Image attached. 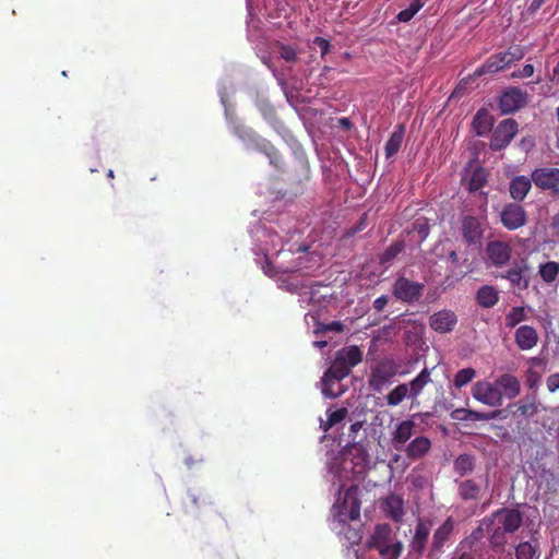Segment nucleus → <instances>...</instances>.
Listing matches in <instances>:
<instances>
[{
	"mask_svg": "<svg viewBox=\"0 0 559 559\" xmlns=\"http://www.w3.org/2000/svg\"><path fill=\"white\" fill-rule=\"evenodd\" d=\"M350 370L352 369L336 356L330 368L325 371L324 377L340 382L350 373Z\"/></svg>",
	"mask_w": 559,
	"mask_h": 559,
	"instance_id": "nucleus-30",
	"label": "nucleus"
},
{
	"mask_svg": "<svg viewBox=\"0 0 559 559\" xmlns=\"http://www.w3.org/2000/svg\"><path fill=\"white\" fill-rule=\"evenodd\" d=\"M457 323V316L454 311L443 309L435 312L429 318L430 328L438 333L451 332Z\"/></svg>",
	"mask_w": 559,
	"mask_h": 559,
	"instance_id": "nucleus-13",
	"label": "nucleus"
},
{
	"mask_svg": "<svg viewBox=\"0 0 559 559\" xmlns=\"http://www.w3.org/2000/svg\"><path fill=\"white\" fill-rule=\"evenodd\" d=\"M326 342H320V346H325Z\"/></svg>",
	"mask_w": 559,
	"mask_h": 559,
	"instance_id": "nucleus-64",
	"label": "nucleus"
},
{
	"mask_svg": "<svg viewBox=\"0 0 559 559\" xmlns=\"http://www.w3.org/2000/svg\"><path fill=\"white\" fill-rule=\"evenodd\" d=\"M476 301L483 308H492L499 301V292L491 285H484L476 293Z\"/></svg>",
	"mask_w": 559,
	"mask_h": 559,
	"instance_id": "nucleus-26",
	"label": "nucleus"
},
{
	"mask_svg": "<svg viewBox=\"0 0 559 559\" xmlns=\"http://www.w3.org/2000/svg\"><path fill=\"white\" fill-rule=\"evenodd\" d=\"M343 508L347 511V518L356 521L360 516V501L357 498V487L352 486L345 492Z\"/></svg>",
	"mask_w": 559,
	"mask_h": 559,
	"instance_id": "nucleus-24",
	"label": "nucleus"
},
{
	"mask_svg": "<svg viewBox=\"0 0 559 559\" xmlns=\"http://www.w3.org/2000/svg\"><path fill=\"white\" fill-rule=\"evenodd\" d=\"M275 48L280 57L286 62L295 63L297 61V50L293 46L277 41Z\"/></svg>",
	"mask_w": 559,
	"mask_h": 559,
	"instance_id": "nucleus-43",
	"label": "nucleus"
},
{
	"mask_svg": "<svg viewBox=\"0 0 559 559\" xmlns=\"http://www.w3.org/2000/svg\"><path fill=\"white\" fill-rule=\"evenodd\" d=\"M336 356L340 357L350 369L359 365L362 360V353L359 347L355 345L338 350Z\"/></svg>",
	"mask_w": 559,
	"mask_h": 559,
	"instance_id": "nucleus-32",
	"label": "nucleus"
},
{
	"mask_svg": "<svg viewBox=\"0 0 559 559\" xmlns=\"http://www.w3.org/2000/svg\"><path fill=\"white\" fill-rule=\"evenodd\" d=\"M518 412L523 416H533L537 413V407L535 403H519L518 405Z\"/></svg>",
	"mask_w": 559,
	"mask_h": 559,
	"instance_id": "nucleus-48",
	"label": "nucleus"
},
{
	"mask_svg": "<svg viewBox=\"0 0 559 559\" xmlns=\"http://www.w3.org/2000/svg\"><path fill=\"white\" fill-rule=\"evenodd\" d=\"M540 379V376L538 374V372L534 371V370H528L527 372V385L530 389H534L538 381Z\"/></svg>",
	"mask_w": 559,
	"mask_h": 559,
	"instance_id": "nucleus-53",
	"label": "nucleus"
},
{
	"mask_svg": "<svg viewBox=\"0 0 559 559\" xmlns=\"http://www.w3.org/2000/svg\"><path fill=\"white\" fill-rule=\"evenodd\" d=\"M405 249L404 240H396L391 243L380 255V263L388 264L392 262Z\"/></svg>",
	"mask_w": 559,
	"mask_h": 559,
	"instance_id": "nucleus-38",
	"label": "nucleus"
},
{
	"mask_svg": "<svg viewBox=\"0 0 559 559\" xmlns=\"http://www.w3.org/2000/svg\"><path fill=\"white\" fill-rule=\"evenodd\" d=\"M518 131L519 124L514 119L508 118L500 121L492 132L490 148L492 151H501L506 148L514 139Z\"/></svg>",
	"mask_w": 559,
	"mask_h": 559,
	"instance_id": "nucleus-5",
	"label": "nucleus"
},
{
	"mask_svg": "<svg viewBox=\"0 0 559 559\" xmlns=\"http://www.w3.org/2000/svg\"><path fill=\"white\" fill-rule=\"evenodd\" d=\"M540 552L538 544H531L530 542L520 543L515 548L516 559H539Z\"/></svg>",
	"mask_w": 559,
	"mask_h": 559,
	"instance_id": "nucleus-34",
	"label": "nucleus"
},
{
	"mask_svg": "<svg viewBox=\"0 0 559 559\" xmlns=\"http://www.w3.org/2000/svg\"><path fill=\"white\" fill-rule=\"evenodd\" d=\"M501 414V411H493L489 413H480L473 409L457 408L451 413L452 419L455 420H490L497 418Z\"/></svg>",
	"mask_w": 559,
	"mask_h": 559,
	"instance_id": "nucleus-21",
	"label": "nucleus"
},
{
	"mask_svg": "<svg viewBox=\"0 0 559 559\" xmlns=\"http://www.w3.org/2000/svg\"><path fill=\"white\" fill-rule=\"evenodd\" d=\"M534 73V66L531 63L525 64L521 70L513 72L512 78H530Z\"/></svg>",
	"mask_w": 559,
	"mask_h": 559,
	"instance_id": "nucleus-50",
	"label": "nucleus"
},
{
	"mask_svg": "<svg viewBox=\"0 0 559 559\" xmlns=\"http://www.w3.org/2000/svg\"><path fill=\"white\" fill-rule=\"evenodd\" d=\"M449 559H476L472 551L456 550Z\"/></svg>",
	"mask_w": 559,
	"mask_h": 559,
	"instance_id": "nucleus-55",
	"label": "nucleus"
},
{
	"mask_svg": "<svg viewBox=\"0 0 559 559\" xmlns=\"http://www.w3.org/2000/svg\"><path fill=\"white\" fill-rule=\"evenodd\" d=\"M413 231L417 233L420 241H424L430 233V225L428 219L425 217H419L413 223Z\"/></svg>",
	"mask_w": 559,
	"mask_h": 559,
	"instance_id": "nucleus-45",
	"label": "nucleus"
},
{
	"mask_svg": "<svg viewBox=\"0 0 559 559\" xmlns=\"http://www.w3.org/2000/svg\"><path fill=\"white\" fill-rule=\"evenodd\" d=\"M527 270L528 267L525 263H515L513 267L502 275V278L508 280L513 287L525 290L530 285V278L525 275Z\"/></svg>",
	"mask_w": 559,
	"mask_h": 559,
	"instance_id": "nucleus-17",
	"label": "nucleus"
},
{
	"mask_svg": "<svg viewBox=\"0 0 559 559\" xmlns=\"http://www.w3.org/2000/svg\"><path fill=\"white\" fill-rule=\"evenodd\" d=\"M476 377V371L473 368H464L456 372L453 379V385L461 389L473 381Z\"/></svg>",
	"mask_w": 559,
	"mask_h": 559,
	"instance_id": "nucleus-41",
	"label": "nucleus"
},
{
	"mask_svg": "<svg viewBox=\"0 0 559 559\" xmlns=\"http://www.w3.org/2000/svg\"><path fill=\"white\" fill-rule=\"evenodd\" d=\"M527 92L520 87H508L499 98V108L502 114H512L527 104Z\"/></svg>",
	"mask_w": 559,
	"mask_h": 559,
	"instance_id": "nucleus-9",
	"label": "nucleus"
},
{
	"mask_svg": "<svg viewBox=\"0 0 559 559\" xmlns=\"http://www.w3.org/2000/svg\"><path fill=\"white\" fill-rule=\"evenodd\" d=\"M367 225H368V214L362 213L355 225L345 229V231L343 234L344 238H350V237L355 236L356 234L362 231L367 227Z\"/></svg>",
	"mask_w": 559,
	"mask_h": 559,
	"instance_id": "nucleus-44",
	"label": "nucleus"
},
{
	"mask_svg": "<svg viewBox=\"0 0 559 559\" xmlns=\"http://www.w3.org/2000/svg\"><path fill=\"white\" fill-rule=\"evenodd\" d=\"M546 384H547L548 391L551 393L559 390V372L550 374L547 378Z\"/></svg>",
	"mask_w": 559,
	"mask_h": 559,
	"instance_id": "nucleus-49",
	"label": "nucleus"
},
{
	"mask_svg": "<svg viewBox=\"0 0 559 559\" xmlns=\"http://www.w3.org/2000/svg\"><path fill=\"white\" fill-rule=\"evenodd\" d=\"M383 508L386 515L395 522L404 516V500L399 495H389L383 501Z\"/></svg>",
	"mask_w": 559,
	"mask_h": 559,
	"instance_id": "nucleus-23",
	"label": "nucleus"
},
{
	"mask_svg": "<svg viewBox=\"0 0 559 559\" xmlns=\"http://www.w3.org/2000/svg\"><path fill=\"white\" fill-rule=\"evenodd\" d=\"M448 259H449V261H451L452 263H457V261H459V255H457L456 251H455V250H451V251L449 252V254H448Z\"/></svg>",
	"mask_w": 559,
	"mask_h": 559,
	"instance_id": "nucleus-58",
	"label": "nucleus"
},
{
	"mask_svg": "<svg viewBox=\"0 0 559 559\" xmlns=\"http://www.w3.org/2000/svg\"><path fill=\"white\" fill-rule=\"evenodd\" d=\"M429 382H431L430 371L428 368H424L417 377L409 382V397L416 399Z\"/></svg>",
	"mask_w": 559,
	"mask_h": 559,
	"instance_id": "nucleus-28",
	"label": "nucleus"
},
{
	"mask_svg": "<svg viewBox=\"0 0 559 559\" xmlns=\"http://www.w3.org/2000/svg\"><path fill=\"white\" fill-rule=\"evenodd\" d=\"M500 221L508 230H516L527 222V215L519 203H508L500 213Z\"/></svg>",
	"mask_w": 559,
	"mask_h": 559,
	"instance_id": "nucleus-11",
	"label": "nucleus"
},
{
	"mask_svg": "<svg viewBox=\"0 0 559 559\" xmlns=\"http://www.w3.org/2000/svg\"><path fill=\"white\" fill-rule=\"evenodd\" d=\"M538 333L531 325H521L514 332V341L521 350H530L538 343Z\"/></svg>",
	"mask_w": 559,
	"mask_h": 559,
	"instance_id": "nucleus-16",
	"label": "nucleus"
},
{
	"mask_svg": "<svg viewBox=\"0 0 559 559\" xmlns=\"http://www.w3.org/2000/svg\"><path fill=\"white\" fill-rule=\"evenodd\" d=\"M454 472L461 477L472 473L475 468V460L471 454H460L453 464Z\"/></svg>",
	"mask_w": 559,
	"mask_h": 559,
	"instance_id": "nucleus-33",
	"label": "nucleus"
},
{
	"mask_svg": "<svg viewBox=\"0 0 559 559\" xmlns=\"http://www.w3.org/2000/svg\"><path fill=\"white\" fill-rule=\"evenodd\" d=\"M492 525H493V527L489 534V544L492 549L500 550L507 544V542H508L507 535L509 533L501 530L500 525H498V524H492Z\"/></svg>",
	"mask_w": 559,
	"mask_h": 559,
	"instance_id": "nucleus-36",
	"label": "nucleus"
},
{
	"mask_svg": "<svg viewBox=\"0 0 559 559\" xmlns=\"http://www.w3.org/2000/svg\"><path fill=\"white\" fill-rule=\"evenodd\" d=\"M554 73L555 75L559 73V63L556 66V68L554 69Z\"/></svg>",
	"mask_w": 559,
	"mask_h": 559,
	"instance_id": "nucleus-61",
	"label": "nucleus"
},
{
	"mask_svg": "<svg viewBox=\"0 0 559 559\" xmlns=\"http://www.w3.org/2000/svg\"><path fill=\"white\" fill-rule=\"evenodd\" d=\"M523 523V514L516 508H501L491 514V524L500 525V528L509 534L516 532Z\"/></svg>",
	"mask_w": 559,
	"mask_h": 559,
	"instance_id": "nucleus-8",
	"label": "nucleus"
},
{
	"mask_svg": "<svg viewBox=\"0 0 559 559\" xmlns=\"http://www.w3.org/2000/svg\"><path fill=\"white\" fill-rule=\"evenodd\" d=\"M457 486V497L467 502L474 501L477 502L483 493L481 483L477 481L474 478H467L460 481H456Z\"/></svg>",
	"mask_w": 559,
	"mask_h": 559,
	"instance_id": "nucleus-15",
	"label": "nucleus"
},
{
	"mask_svg": "<svg viewBox=\"0 0 559 559\" xmlns=\"http://www.w3.org/2000/svg\"><path fill=\"white\" fill-rule=\"evenodd\" d=\"M559 274V263L555 261H549L539 266V275L546 283H552L556 281Z\"/></svg>",
	"mask_w": 559,
	"mask_h": 559,
	"instance_id": "nucleus-40",
	"label": "nucleus"
},
{
	"mask_svg": "<svg viewBox=\"0 0 559 559\" xmlns=\"http://www.w3.org/2000/svg\"><path fill=\"white\" fill-rule=\"evenodd\" d=\"M329 71H331V68H330V67H328V66L323 67V69H322V75H323V74H326Z\"/></svg>",
	"mask_w": 559,
	"mask_h": 559,
	"instance_id": "nucleus-60",
	"label": "nucleus"
},
{
	"mask_svg": "<svg viewBox=\"0 0 559 559\" xmlns=\"http://www.w3.org/2000/svg\"><path fill=\"white\" fill-rule=\"evenodd\" d=\"M338 384V381H335L333 379H326V377L323 376L322 378V393L326 397H337L342 392L335 391L334 385Z\"/></svg>",
	"mask_w": 559,
	"mask_h": 559,
	"instance_id": "nucleus-46",
	"label": "nucleus"
},
{
	"mask_svg": "<svg viewBox=\"0 0 559 559\" xmlns=\"http://www.w3.org/2000/svg\"><path fill=\"white\" fill-rule=\"evenodd\" d=\"M487 171L483 167H475L472 170V174L468 178H464L463 180H467V189L469 192H476L480 190L487 183Z\"/></svg>",
	"mask_w": 559,
	"mask_h": 559,
	"instance_id": "nucleus-29",
	"label": "nucleus"
},
{
	"mask_svg": "<svg viewBox=\"0 0 559 559\" xmlns=\"http://www.w3.org/2000/svg\"><path fill=\"white\" fill-rule=\"evenodd\" d=\"M415 423L409 419L403 420L397 425L392 438V442L396 450H401V445H404L411 439Z\"/></svg>",
	"mask_w": 559,
	"mask_h": 559,
	"instance_id": "nucleus-25",
	"label": "nucleus"
},
{
	"mask_svg": "<svg viewBox=\"0 0 559 559\" xmlns=\"http://www.w3.org/2000/svg\"><path fill=\"white\" fill-rule=\"evenodd\" d=\"M506 326L509 329L515 328L521 322L527 320V312L525 307L516 306L511 308V310L506 316Z\"/></svg>",
	"mask_w": 559,
	"mask_h": 559,
	"instance_id": "nucleus-35",
	"label": "nucleus"
},
{
	"mask_svg": "<svg viewBox=\"0 0 559 559\" xmlns=\"http://www.w3.org/2000/svg\"><path fill=\"white\" fill-rule=\"evenodd\" d=\"M524 55V49L520 46H513L506 51L493 53L488 57L481 66L476 68L473 74H471L469 79H476L485 74H495L503 71L515 61L523 59Z\"/></svg>",
	"mask_w": 559,
	"mask_h": 559,
	"instance_id": "nucleus-2",
	"label": "nucleus"
},
{
	"mask_svg": "<svg viewBox=\"0 0 559 559\" xmlns=\"http://www.w3.org/2000/svg\"><path fill=\"white\" fill-rule=\"evenodd\" d=\"M401 366L392 358H383L371 369L369 385L380 392L384 385L392 382L397 374H405L400 370Z\"/></svg>",
	"mask_w": 559,
	"mask_h": 559,
	"instance_id": "nucleus-3",
	"label": "nucleus"
},
{
	"mask_svg": "<svg viewBox=\"0 0 559 559\" xmlns=\"http://www.w3.org/2000/svg\"><path fill=\"white\" fill-rule=\"evenodd\" d=\"M532 177L515 176L509 183V192L513 200L523 201L532 188Z\"/></svg>",
	"mask_w": 559,
	"mask_h": 559,
	"instance_id": "nucleus-20",
	"label": "nucleus"
},
{
	"mask_svg": "<svg viewBox=\"0 0 559 559\" xmlns=\"http://www.w3.org/2000/svg\"><path fill=\"white\" fill-rule=\"evenodd\" d=\"M556 117H557V120H558V122H559V106H558V107H557V109H556Z\"/></svg>",
	"mask_w": 559,
	"mask_h": 559,
	"instance_id": "nucleus-62",
	"label": "nucleus"
},
{
	"mask_svg": "<svg viewBox=\"0 0 559 559\" xmlns=\"http://www.w3.org/2000/svg\"><path fill=\"white\" fill-rule=\"evenodd\" d=\"M485 253L487 266L501 269L511 260L512 248L506 241L492 240L487 243Z\"/></svg>",
	"mask_w": 559,
	"mask_h": 559,
	"instance_id": "nucleus-6",
	"label": "nucleus"
},
{
	"mask_svg": "<svg viewBox=\"0 0 559 559\" xmlns=\"http://www.w3.org/2000/svg\"><path fill=\"white\" fill-rule=\"evenodd\" d=\"M461 235L464 241L472 246L480 243L484 237V228L478 217L465 215L461 218Z\"/></svg>",
	"mask_w": 559,
	"mask_h": 559,
	"instance_id": "nucleus-12",
	"label": "nucleus"
},
{
	"mask_svg": "<svg viewBox=\"0 0 559 559\" xmlns=\"http://www.w3.org/2000/svg\"><path fill=\"white\" fill-rule=\"evenodd\" d=\"M107 176H108L109 178H114V171H112V170H109V171H108V174H107Z\"/></svg>",
	"mask_w": 559,
	"mask_h": 559,
	"instance_id": "nucleus-63",
	"label": "nucleus"
},
{
	"mask_svg": "<svg viewBox=\"0 0 559 559\" xmlns=\"http://www.w3.org/2000/svg\"><path fill=\"white\" fill-rule=\"evenodd\" d=\"M425 2L421 0H414L408 8L399 12L396 19L400 22L406 23L411 21L415 14L424 7Z\"/></svg>",
	"mask_w": 559,
	"mask_h": 559,
	"instance_id": "nucleus-42",
	"label": "nucleus"
},
{
	"mask_svg": "<svg viewBox=\"0 0 559 559\" xmlns=\"http://www.w3.org/2000/svg\"><path fill=\"white\" fill-rule=\"evenodd\" d=\"M347 409L345 407L338 408L336 411H328V419L326 421L321 423V429L324 432H328L334 425L341 423L347 415Z\"/></svg>",
	"mask_w": 559,
	"mask_h": 559,
	"instance_id": "nucleus-39",
	"label": "nucleus"
},
{
	"mask_svg": "<svg viewBox=\"0 0 559 559\" xmlns=\"http://www.w3.org/2000/svg\"><path fill=\"white\" fill-rule=\"evenodd\" d=\"M313 43L320 48L321 56H325L330 50V41L322 38V37H316Z\"/></svg>",
	"mask_w": 559,
	"mask_h": 559,
	"instance_id": "nucleus-51",
	"label": "nucleus"
},
{
	"mask_svg": "<svg viewBox=\"0 0 559 559\" xmlns=\"http://www.w3.org/2000/svg\"><path fill=\"white\" fill-rule=\"evenodd\" d=\"M430 448V440L425 436H419L409 442L405 449V453L411 460H419L429 452Z\"/></svg>",
	"mask_w": 559,
	"mask_h": 559,
	"instance_id": "nucleus-22",
	"label": "nucleus"
},
{
	"mask_svg": "<svg viewBox=\"0 0 559 559\" xmlns=\"http://www.w3.org/2000/svg\"><path fill=\"white\" fill-rule=\"evenodd\" d=\"M407 395L409 396L408 386L404 383L399 384L385 396L386 404L390 406H396L402 403Z\"/></svg>",
	"mask_w": 559,
	"mask_h": 559,
	"instance_id": "nucleus-37",
	"label": "nucleus"
},
{
	"mask_svg": "<svg viewBox=\"0 0 559 559\" xmlns=\"http://www.w3.org/2000/svg\"><path fill=\"white\" fill-rule=\"evenodd\" d=\"M404 139V126L400 124L392 132L389 140L385 143L384 151L386 158L395 155L401 148L402 142Z\"/></svg>",
	"mask_w": 559,
	"mask_h": 559,
	"instance_id": "nucleus-27",
	"label": "nucleus"
},
{
	"mask_svg": "<svg viewBox=\"0 0 559 559\" xmlns=\"http://www.w3.org/2000/svg\"><path fill=\"white\" fill-rule=\"evenodd\" d=\"M454 530V520L449 516L433 533L431 550L440 552L445 543L450 539Z\"/></svg>",
	"mask_w": 559,
	"mask_h": 559,
	"instance_id": "nucleus-18",
	"label": "nucleus"
},
{
	"mask_svg": "<svg viewBox=\"0 0 559 559\" xmlns=\"http://www.w3.org/2000/svg\"><path fill=\"white\" fill-rule=\"evenodd\" d=\"M258 148L269 157L270 164L276 169L283 168L284 163L281 154L269 141L261 139L258 143Z\"/></svg>",
	"mask_w": 559,
	"mask_h": 559,
	"instance_id": "nucleus-31",
	"label": "nucleus"
},
{
	"mask_svg": "<svg viewBox=\"0 0 559 559\" xmlns=\"http://www.w3.org/2000/svg\"><path fill=\"white\" fill-rule=\"evenodd\" d=\"M545 3L546 0H533L527 8V13L534 15Z\"/></svg>",
	"mask_w": 559,
	"mask_h": 559,
	"instance_id": "nucleus-54",
	"label": "nucleus"
},
{
	"mask_svg": "<svg viewBox=\"0 0 559 559\" xmlns=\"http://www.w3.org/2000/svg\"><path fill=\"white\" fill-rule=\"evenodd\" d=\"M425 290V285L417 281H412L404 275H399L392 285V295L405 304L417 302Z\"/></svg>",
	"mask_w": 559,
	"mask_h": 559,
	"instance_id": "nucleus-4",
	"label": "nucleus"
},
{
	"mask_svg": "<svg viewBox=\"0 0 559 559\" xmlns=\"http://www.w3.org/2000/svg\"><path fill=\"white\" fill-rule=\"evenodd\" d=\"M487 115H481V112H477L474 118L473 124L477 131V134L481 135L486 131L490 129V124L486 122Z\"/></svg>",
	"mask_w": 559,
	"mask_h": 559,
	"instance_id": "nucleus-47",
	"label": "nucleus"
},
{
	"mask_svg": "<svg viewBox=\"0 0 559 559\" xmlns=\"http://www.w3.org/2000/svg\"><path fill=\"white\" fill-rule=\"evenodd\" d=\"M473 397L491 407L502 405V392L497 388L496 383L488 381H477L472 389Z\"/></svg>",
	"mask_w": 559,
	"mask_h": 559,
	"instance_id": "nucleus-7",
	"label": "nucleus"
},
{
	"mask_svg": "<svg viewBox=\"0 0 559 559\" xmlns=\"http://www.w3.org/2000/svg\"><path fill=\"white\" fill-rule=\"evenodd\" d=\"M550 230L554 236H559V212L554 215L552 221L550 223Z\"/></svg>",
	"mask_w": 559,
	"mask_h": 559,
	"instance_id": "nucleus-57",
	"label": "nucleus"
},
{
	"mask_svg": "<svg viewBox=\"0 0 559 559\" xmlns=\"http://www.w3.org/2000/svg\"><path fill=\"white\" fill-rule=\"evenodd\" d=\"M431 525L432 523L430 521H425L421 519L418 520L414 536L409 543L411 552L418 556L423 555L428 543Z\"/></svg>",
	"mask_w": 559,
	"mask_h": 559,
	"instance_id": "nucleus-14",
	"label": "nucleus"
},
{
	"mask_svg": "<svg viewBox=\"0 0 559 559\" xmlns=\"http://www.w3.org/2000/svg\"><path fill=\"white\" fill-rule=\"evenodd\" d=\"M324 330L341 333L344 330V325L340 321H333L331 323L325 324Z\"/></svg>",
	"mask_w": 559,
	"mask_h": 559,
	"instance_id": "nucleus-56",
	"label": "nucleus"
},
{
	"mask_svg": "<svg viewBox=\"0 0 559 559\" xmlns=\"http://www.w3.org/2000/svg\"><path fill=\"white\" fill-rule=\"evenodd\" d=\"M366 548L373 559H399L403 544L389 524H378L367 539Z\"/></svg>",
	"mask_w": 559,
	"mask_h": 559,
	"instance_id": "nucleus-1",
	"label": "nucleus"
},
{
	"mask_svg": "<svg viewBox=\"0 0 559 559\" xmlns=\"http://www.w3.org/2000/svg\"><path fill=\"white\" fill-rule=\"evenodd\" d=\"M532 181L540 190H548L552 194L559 192V168L538 167L532 171Z\"/></svg>",
	"mask_w": 559,
	"mask_h": 559,
	"instance_id": "nucleus-10",
	"label": "nucleus"
},
{
	"mask_svg": "<svg viewBox=\"0 0 559 559\" xmlns=\"http://www.w3.org/2000/svg\"><path fill=\"white\" fill-rule=\"evenodd\" d=\"M362 427V424L357 421V423H354L352 426H350V432L352 433H356L357 431H359Z\"/></svg>",
	"mask_w": 559,
	"mask_h": 559,
	"instance_id": "nucleus-59",
	"label": "nucleus"
},
{
	"mask_svg": "<svg viewBox=\"0 0 559 559\" xmlns=\"http://www.w3.org/2000/svg\"><path fill=\"white\" fill-rule=\"evenodd\" d=\"M497 388L502 392V397L515 399L521 393L519 379L511 373H503L495 381Z\"/></svg>",
	"mask_w": 559,
	"mask_h": 559,
	"instance_id": "nucleus-19",
	"label": "nucleus"
},
{
	"mask_svg": "<svg viewBox=\"0 0 559 559\" xmlns=\"http://www.w3.org/2000/svg\"><path fill=\"white\" fill-rule=\"evenodd\" d=\"M388 302L389 297L386 295H382L373 301V309L380 312L386 307Z\"/></svg>",
	"mask_w": 559,
	"mask_h": 559,
	"instance_id": "nucleus-52",
	"label": "nucleus"
}]
</instances>
